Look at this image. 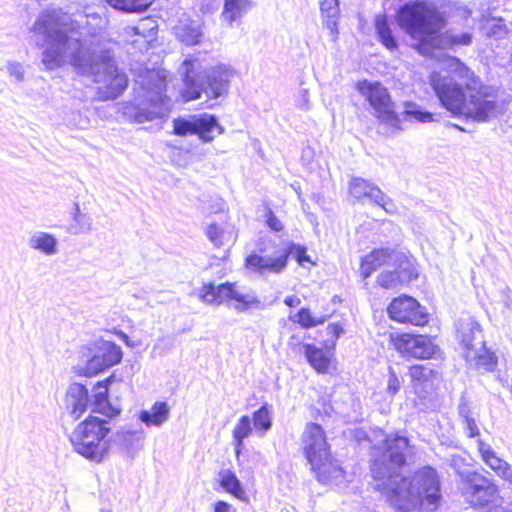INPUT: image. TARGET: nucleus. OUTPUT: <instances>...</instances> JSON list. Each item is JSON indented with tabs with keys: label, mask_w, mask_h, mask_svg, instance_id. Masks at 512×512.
Instances as JSON below:
<instances>
[{
	"label": "nucleus",
	"mask_w": 512,
	"mask_h": 512,
	"mask_svg": "<svg viewBox=\"0 0 512 512\" xmlns=\"http://www.w3.org/2000/svg\"><path fill=\"white\" fill-rule=\"evenodd\" d=\"M31 30L41 38L37 45L43 47L41 62L45 70L57 69L68 60L78 75L102 84L109 98L115 99L126 90L128 77L119 71L110 51H94L80 39L69 36L58 28L53 14H40Z\"/></svg>",
	"instance_id": "nucleus-1"
},
{
	"label": "nucleus",
	"mask_w": 512,
	"mask_h": 512,
	"mask_svg": "<svg viewBox=\"0 0 512 512\" xmlns=\"http://www.w3.org/2000/svg\"><path fill=\"white\" fill-rule=\"evenodd\" d=\"M395 22L405 34L416 41L414 49L423 56L441 48L442 43L451 49L457 45H470L473 39L469 32L459 35L449 32L442 34L447 24L445 16L435 5L424 0L401 5L396 11Z\"/></svg>",
	"instance_id": "nucleus-2"
},
{
	"label": "nucleus",
	"mask_w": 512,
	"mask_h": 512,
	"mask_svg": "<svg viewBox=\"0 0 512 512\" xmlns=\"http://www.w3.org/2000/svg\"><path fill=\"white\" fill-rule=\"evenodd\" d=\"M455 73L464 81V86L452 77L438 72L430 74V84L441 105L453 115H463L476 122L486 121L496 110V102L487 99L481 92L482 82L475 73L458 58Z\"/></svg>",
	"instance_id": "nucleus-3"
},
{
	"label": "nucleus",
	"mask_w": 512,
	"mask_h": 512,
	"mask_svg": "<svg viewBox=\"0 0 512 512\" xmlns=\"http://www.w3.org/2000/svg\"><path fill=\"white\" fill-rule=\"evenodd\" d=\"M302 452L310 465L314 478L323 485L344 478L345 470L335 458L324 428L316 422H308L301 435Z\"/></svg>",
	"instance_id": "nucleus-4"
},
{
	"label": "nucleus",
	"mask_w": 512,
	"mask_h": 512,
	"mask_svg": "<svg viewBox=\"0 0 512 512\" xmlns=\"http://www.w3.org/2000/svg\"><path fill=\"white\" fill-rule=\"evenodd\" d=\"M182 68L184 87L181 95L184 102L199 99L202 93L213 99L223 96L229 90L234 73L231 68L223 64L201 71L199 61L193 58H186Z\"/></svg>",
	"instance_id": "nucleus-5"
},
{
	"label": "nucleus",
	"mask_w": 512,
	"mask_h": 512,
	"mask_svg": "<svg viewBox=\"0 0 512 512\" xmlns=\"http://www.w3.org/2000/svg\"><path fill=\"white\" fill-rule=\"evenodd\" d=\"M111 420L94 414H89L81 420L69 436L74 452L91 462L105 461L113 443Z\"/></svg>",
	"instance_id": "nucleus-6"
},
{
	"label": "nucleus",
	"mask_w": 512,
	"mask_h": 512,
	"mask_svg": "<svg viewBox=\"0 0 512 512\" xmlns=\"http://www.w3.org/2000/svg\"><path fill=\"white\" fill-rule=\"evenodd\" d=\"M167 83L159 74H150L141 88V97L136 98L137 110L134 120L137 123L162 119L170 111V99L166 96Z\"/></svg>",
	"instance_id": "nucleus-7"
},
{
	"label": "nucleus",
	"mask_w": 512,
	"mask_h": 512,
	"mask_svg": "<svg viewBox=\"0 0 512 512\" xmlns=\"http://www.w3.org/2000/svg\"><path fill=\"white\" fill-rule=\"evenodd\" d=\"M410 447L408 437L398 433L386 435L382 441V450L375 455L370 463L373 480L383 481L386 475L404 467L407 464L406 450Z\"/></svg>",
	"instance_id": "nucleus-8"
},
{
	"label": "nucleus",
	"mask_w": 512,
	"mask_h": 512,
	"mask_svg": "<svg viewBox=\"0 0 512 512\" xmlns=\"http://www.w3.org/2000/svg\"><path fill=\"white\" fill-rule=\"evenodd\" d=\"M198 298L204 304L220 306L233 302L238 312H246L261 306L256 294H243L238 290L236 282L226 281L215 285L212 282L204 283L198 290Z\"/></svg>",
	"instance_id": "nucleus-9"
},
{
	"label": "nucleus",
	"mask_w": 512,
	"mask_h": 512,
	"mask_svg": "<svg viewBox=\"0 0 512 512\" xmlns=\"http://www.w3.org/2000/svg\"><path fill=\"white\" fill-rule=\"evenodd\" d=\"M388 342L392 349L405 359L431 360L441 353L436 337L429 334L393 332L389 334Z\"/></svg>",
	"instance_id": "nucleus-10"
},
{
	"label": "nucleus",
	"mask_w": 512,
	"mask_h": 512,
	"mask_svg": "<svg viewBox=\"0 0 512 512\" xmlns=\"http://www.w3.org/2000/svg\"><path fill=\"white\" fill-rule=\"evenodd\" d=\"M386 481L375 485L374 490L384 494L386 501L399 512H412L419 505L411 480L399 473L386 475Z\"/></svg>",
	"instance_id": "nucleus-11"
},
{
	"label": "nucleus",
	"mask_w": 512,
	"mask_h": 512,
	"mask_svg": "<svg viewBox=\"0 0 512 512\" xmlns=\"http://www.w3.org/2000/svg\"><path fill=\"white\" fill-rule=\"evenodd\" d=\"M386 313L391 321L405 326L422 328L430 321L426 307L407 294L393 297L386 307Z\"/></svg>",
	"instance_id": "nucleus-12"
},
{
	"label": "nucleus",
	"mask_w": 512,
	"mask_h": 512,
	"mask_svg": "<svg viewBox=\"0 0 512 512\" xmlns=\"http://www.w3.org/2000/svg\"><path fill=\"white\" fill-rule=\"evenodd\" d=\"M357 90L368 101L379 120L394 128H401L400 117L394 110V103L386 87L380 82L363 80L357 83Z\"/></svg>",
	"instance_id": "nucleus-13"
},
{
	"label": "nucleus",
	"mask_w": 512,
	"mask_h": 512,
	"mask_svg": "<svg viewBox=\"0 0 512 512\" xmlns=\"http://www.w3.org/2000/svg\"><path fill=\"white\" fill-rule=\"evenodd\" d=\"M272 427V410L268 403H264L252 414L242 415L232 430L233 445L236 457H239L244 440L252 433L253 428L264 435Z\"/></svg>",
	"instance_id": "nucleus-14"
},
{
	"label": "nucleus",
	"mask_w": 512,
	"mask_h": 512,
	"mask_svg": "<svg viewBox=\"0 0 512 512\" xmlns=\"http://www.w3.org/2000/svg\"><path fill=\"white\" fill-rule=\"evenodd\" d=\"M463 494L473 508L484 512L499 508L503 501L497 485L484 476L469 480Z\"/></svg>",
	"instance_id": "nucleus-15"
},
{
	"label": "nucleus",
	"mask_w": 512,
	"mask_h": 512,
	"mask_svg": "<svg viewBox=\"0 0 512 512\" xmlns=\"http://www.w3.org/2000/svg\"><path fill=\"white\" fill-rule=\"evenodd\" d=\"M393 270L380 272L375 280L376 286L383 290H401L408 287L419 277L416 264L407 256H399L394 262Z\"/></svg>",
	"instance_id": "nucleus-16"
},
{
	"label": "nucleus",
	"mask_w": 512,
	"mask_h": 512,
	"mask_svg": "<svg viewBox=\"0 0 512 512\" xmlns=\"http://www.w3.org/2000/svg\"><path fill=\"white\" fill-rule=\"evenodd\" d=\"M291 250L275 246L270 254L251 252L244 259V267L260 275H279L283 273L289 264Z\"/></svg>",
	"instance_id": "nucleus-17"
},
{
	"label": "nucleus",
	"mask_w": 512,
	"mask_h": 512,
	"mask_svg": "<svg viewBox=\"0 0 512 512\" xmlns=\"http://www.w3.org/2000/svg\"><path fill=\"white\" fill-rule=\"evenodd\" d=\"M407 375L416 398L424 403L436 394L439 373L429 364L414 363L408 366Z\"/></svg>",
	"instance_id": "nucleus-18"
},
{
	"label": "nucleus",
	"mask_w": 512,
	"mask_h": 512,
	"mask_svg": "<svg viewBox=\"0 0 512 512\" xmlns=\"http://www.w3.org/2000/svg\"><path fill=\"white\" fill-rule=\"evenodd\" d=\"M122 350L114 342L106 341L99 351L87 360L83 367L77 370V375L86 378L95 377L110 367L120 363Z\"/></svg>",
	"instance_id": "nucleus-19"
},
{
	"label": "nucleus",
	"mask_w": 512,
	"mask_h": 512,
	"mask_svg": "<svg viewBox=\"0 0 512 512\" xmlns=\"http://www.w3.org/2000/svg\"><path fill=\"white\" fill-rule=\"evenodd\" d=\"M348 192L357 201L373 200L388 213H393V202L380 190L379 187L366 179L353 177L348 185Z\"/></svg>",
	"instance_id": "nucleus-20"
},
{
	"label": "nucleus",
	"mask_w": 512,
	"mask_h": 512,
	"mask_svg": "<svg viewBox=\"0 0 512 512\" xmlns=\"http://www.w3.org/2000/svg\"><path fill=\"white\" fill-rule=\"evenodd\" d=\"M416 482L422 494L419 504L426 503L437 507L441 500L440 481L436 470L430 466L420 468L416 472Z\"/></svg>",
	"instance_id": "nucleus-21"
},
{
	"label": "nucleus",
	"mask_w": 512,
	"mask_h": 512,
	"mask_svg": "<svg viewBox=\"0 0 512 512\" xmlns=\"http://www.w3.org/2000/svg\"><path fill=\"white\" fill-rule=\"evenodd\" d=\"M114 381L115 375L111 374L105 379L97 381L92 391L93 412L102 414L108 419H116L122 412L120 407L113 406L109 400V388Z\"/></svg>",
	"instance_id": "nucleus-22"
},
{
	"label": "nucleus",
	"mask_w": 512,
	"mask_h": 512,
	"mask_svg": "<svg viewBox=\"0 0 512 512\" xmlns=\"http://www.w3.org/2000/svg\"><path fill=\"white\" fill-rule=\"evenodd\" d=\"M303 348L307 362L318 374H328L336 369L334 350H323L313 344H304Z\"/></svg>",
	"instance_id": "nucleus-23"
},
{
	"label": "nucleus",
	"mask_w": 512,
	"mask_h": 512,
	"mask_svg": "<svg viewBox=\"0 0 512 512\" xmlns=\"http://www.w3.org/2000/svg\"><path fill=\"white\" fill-rule=\"evenodd\" d=\"M395 254L393 249L380 247L374 248L360 260L359 273L362 279L369 278L379 268L387 265Z\"/></svg>",
	"instance_id": "nucleus-24"
},
{
	"label": "nucleus",
	"mask_w": 512,
	"mask_h": 512,
	"mask_svg": "<svg viewBox=\"0 0 512 512\" xmlns=\"http://www.w3.org/2000/svg\"><path fill=\"white\" fill-rule=\"evenodd\" d=\"M89 394L83 384H75L67 393L69 413L73 419H79L87 410Z\"/></svg>",
	"instance_id": "nucleus-25"
},
{
	"label": "nucleus",
	"mask_w": 512,
	"mask_h": 512,
	"mask_svg": "<svg viewBox=\"0 0 512 512\" xmlns=\"http://www.w3.org/2000/svg\"><path fill=\"white\" fill-rule=\"evenodd\" d=\"M206 235L216 248L223 249L227 254L237 239L236 233L218 223H211L207 228Z\"/></svg>",
	"instance_id": "nucleus-26"
},
{
	"label": "nucleus",
	"mask_w": 512,
	"mask_h": 512,
	"mask_svg": "<svg viewBox=\"0 0 512 512\" xmlns=\"http://www.w3.org/2000/svg\"><path fill=\"white\" fill-rule=\"evenodd\" d=\"M374 27L377 40L389 51H396L399 48L398 38L395 36L389 19L386 14L376 15Z\"/></svg>",
	"instance_id": "nucleus-27"
},
{
	"label": "nucleus",
	"mask_w": 512,
	"mask_h": 512,
	"mask_svg": "<svg viewBox=\"0 0 512 512\" xmlns=\"http://www.w3.org/2000/svg\"><path fill=\"white\" fill-rule=\"evenodd\" d=\"M173 128H223L215 115L199 113L175 118Z\"/></svg>",
	"instance_id": "nucleus-28"
},
{
	"label": "nucleus",
	"mask_w": 512,
	"mask_h": 512,
	"mask_svg": "<svg viewBox=\"0 0 512 512\" xmlns=\"http://www.w3.org/2000/svg\"><path fill=\"white\" fill-rule=\"evenodd\" d=\"M218 477L219 485L226 493L238 500L248 502L249 498L246 491L234 471L229 469L220 470Z\"/></svg>",
	"instance_id": "nucleus-29"
},
{
	"label": "nucleus",
	"mask_w": 512,
	"mask_h": 512,
	"mask_svg": "<svg viewBox=\"0 0 512 512\" xmlns=\"http://www.w3.org/2000/svg\"><path fill=\"white\" fill-rule=\"evenodd\" d=\"M170 416V406L165 401L155 402L149 410L139 412L138 419L147 427L161 426Z\"/></svg>",
	"instance_id": "nucleus-30"
},
{
	"label": "nucleus",
	"mask_w": 512,
	"mask_h": 512,
	"mask_svg": "<svg viewBox=\"0 0 512 512\" xmlns=\"http://www.w3.org/2000/svg\"><path fill=\"white\" fill-rule=\"evenodd\" d=\"M479 452L482 460L493 470L497 475L504 479H508L512 476L509 465L506 461L500 459L495 455L492 449L485 445L482 440L478 441Z\"/></svg>",
	"instance_id": "nucleus-31"
},
{
	"label": "nucleus",
	"mask_w": 512,
	"mask_h": 512,
	"mask_svg": "<svg viewBox=\"0 0 512 512\" xmlns=\"http://www.w3.org/2000/svg\"><path fill=\"white\" fill-rule=\"evenodd\" d=\"M252 7L253 3L250 0H224L221 18L232 26L234 22L241 19Z\"/></svg>",
	"instance_id": "nucleus-32"
},
{
	"label": "nucleus",
	"mask_w": 512,
	"mask_h": 512,
	"mask_svg": "<svg viewBox=\"0 0 512 512\" xmlns=\"http://www.w3.org/2000/svg\"><path fill=\"white\" fill-rule=\"evenodd\" d=\"M158 23L152 17L141 18L135 25H128L124 28L127 36H140L147 42H151L157 34Z\"/></svg>",
	"instance_id": "nucleus-33"
},
{
	"label": "nucleus",
	"mask_w": 512,
	"mask_h": 512,
	"mask_svg": "<svg viewBox=\"0 0 512 512\" xmlns=\"http://www.w3.org/2000/svg\"><path fill=\"white\" fill-rule=\"evenodd\" d=\"M403 119L408 122H417L420 124L434 122V114L426 110L416 102H404V110L402 112Z\"/></svg>",
	"instance_id": "nucleus-34"
},
{
	"label": "nucleus",
	"mask_w": 512,
	"mask_h": 512,
	"mask_svg": "<svg viewBox=\"0 0 512 512\" xmlns=\"http://www.w3.org/2000/svg\"><path fill=\"white\" fill-rule=\"evenodd\" d=\"M288 319L303 329H311L323 324L325 316L315 315L309 307H301L295 314L289 315Z\"/></svg>",
	"instance_id": "nucleus-35"
},
{
	"label": "nucleus",
	"mask_w": 512,
	"mask_h": 512,
	"mask_svg": "<svg viewBox=\"0 0 512 512\" xmlns=\"http://www.w3.org/2000/svg\"><path fill=\"white\" fill-rule=\"evenodd\" d=\"M30 246L44 254L51 255L57 251V240L52 234L42 232L30 239Z\"/></svg>",
	"instance_id": "nucleus-36"
},
{
	"label": "nucleus",
	"mask_w": 512,
	"mask_h": 512,
	"mask_svg": "<svg viewBox=\"0 0 512 512\" xmlns=\"http://www.w3.org/2000/svg\"><path fill=\"white\" fill-rule=\"evenodd\" d=\"M155 0H106L113 8L123 12H143L147 10Z\"/></svg>",
	"instance_id": "nucleus-37"
},
{
	"label": "nucleus",
	"mask_w": 512,
	"mask_h": 512,
	"mask_svg": "<svg viewBox=\"0 0 512 512\" xmlns=\"http://www.w3.org/2000/svg\"><path fill=\"white\" fill-rule=\"evenodd\" d=\"M475 366L483 372H493L498 366V357L495 352L482 347L480 353L475 356Z\"/></svg>",
	"instance_id": "nucleus-38"
},
{
	"label": "nucleus",
	"mask_w": 512,
	"mask_h": 512,
	"mask_svg": "<svg viewBox=\"0 0 512 512\" xmlns=\"http://www.w3.org/2000/svg\"><path fill=\"white\" fill-rule=\"evenodd\" d=\"M284 248L285 250H291V254L294 255V258L298 265L305 266V264L308 263L314 266L316 264L308 255L307 248L305 246L290 242Z\"/></svg>",
	"instance_id": "nucleus-39"
},
{
	"label": "nucleus",
	"mask_w": 512,
	"mask_h": 512,
	"mask_svg": "<svg viewBox=\"0 0 512 512\" xmlns=\"http://www.w3.org/2000/svg\"><path fill=\"white\" fill-rule=\"evenodd\" d=\"M402 377L397 374L393 367H388V376H387V384H386V393L390 397H394L397 395L402 387Z\"/></svg>",
	"instance_id": "nucleus-40"
},
{
	"label": "nucleus",
	"mask_w": 512,
	"mask_h": 512,
	"mask_svg": "<svg viewBox=\"0 0 512 512\" xmlns=\"http://www.w3.org/2000/svg\"><path fill=\"white\" fill-rule=\"evenodd\" d=\"M202 32L199 26H184L182 28L183 41L188 45H196L201 41Z\"/></svg>",
	"instance_id": "nucleus-41"
},
{
	"label": "nucleus",
	"mask_w": 512,
	"mask_h": 512,
	"mask_svg": "<svg viewBox=\"0 0 512 512\" xmlns=\"http://www.w3.org/2000/svg\"><path fill=\"white\" fill-rule=\"evenodd\" d=\"M460 415L463 419L464 429L466 431L467 436L469 438L479 436L480 432L478 426L476 424L475 419L472 417L470 411L465 410L464 412H461Z\"/></svg>",
	"instance_id": "nucleus-42"
},
{
	"label": "nucleus",
	"mask_w": 512,
	"mask_h": 512,
	"mask_svg": "<svg viewBox=\"0 0 512 512\" xmlns=\"http://www.w3.org/2000/svg\"><path fill=\"white\" fill-rule=\"evenodd\" d=\"M508 33L507 27L502 19H494L487 24V35L490 37L501 39Z\"/></svg>",
	"instance_id": "nucleus-43"
},
{
	"label": "nucleus",
	"mask_w": 512,
	"mask_h": 512,
	"mask_svg": "<svg viewBox=\"0 0 512 512\" xmlns=\"http://www.w3.org/2000/svg\"><path fill=\"white\" fill-rule=\"evenodd\" d=\"M326 330L328 335L331 337L330 344L326 347L330 350H334L337 340L344 333V327L340 322H332L327 325Z\"/></svg>",
	"instance_id": "nucleus-44"
},
{
	"label": "nucleus",
	"mask_w": 512,
	"mask_h": 512,
	"mask_svg": "<svg viewBox=\"0 0 512 512\" xmlns=\"http://www.w3.org/2000/svg\"><path fill=\"white\" fill-rule=\"evenodd\" d=\"M7 71L11 77L15 78L16 82H22L24 80V68L21 63L16 61H8Z\"/></svg>",
	"instance_id": "nucleus-45"
},
{
	"label": "nucleus",
	"mask_w": 512,
	"mask_h": 512,
	"mask_svg": "<svg viewBox=\"0 0 512 512\" xmlns=\"http://www.w3.org/2000/svg\"><path fill=\"white\" fill-rule=\"evenodd\" d=\"M320 9L326 16H338L339 0H323L320 3Z\"/></svg>",
	"instance_id": "nucleus-46"
},
{
	"label": "nucleus",
	"mask_w": 512,
	"mask_h": 512,
	"mask_svg": "<svg viewBox=\"0 0 512 512\" xmlns=\"http://www.w3.org/2000/svg\"><path fill=\"white\" fill-rule=\"evenodd\" d=\"M265 222L267 226L275 232H280L283 230L284 226L282 222L278 219V217L274 214L271 209H268L265 213Z\"/></svg>",
	"instance_id": "nucleus-47"
},
{
	"label": "nucleus",
	"mask_w": 512,
	"mask_h": 512,
	"mask_svg": "<svg viewBox=\"0 0 512 512\" xmlns=\"http://www.w3.org/2000/svg\"><path fill=\"white\" fill-rule=\"evenodd\" d=\"M214 512H236V509L224 500H218L214 503Z\"/></svg>",
	"instance_id": "nucleus-48"
},
{
	"label": "nucleus",
	"mask_w": 512,
	"mask_h": 512,
	"mask_svg": "<svg viewBox=\"0 0 512 512\" xmlns=\"http://www.w3.org/2000/svg\"><path fill=\"white\" fill-rule=\"evenodd\" d=\"M212 130H173L176 135L184 136L188 133L197 134L202 139H207V134Z\"/></svg>",
	"instance_id": "nucleus-49"
},
{
	"label": "nucleus",
	"mask_w": 512,
	"mask_h": 512,
	"mask_svg": "<svg viewBox=\"0 0 512 512\" xmlns=\"http://www.w3.org/2000/svg\"><path fill=\"white\" fill-rule=\"evenodd\" d=\"M284 304L290 308H294L300 305L301 300L296 295H290L284 298Z\"/></svg>",
	"instance_id": "nucleus-50"
},
{
	"label": "nucleus",
	"mask_w": 512,
	"mask_h": 512,
	"mask_svg": "<svg viewBox=\"0 0 512 512\" xmlns=\"http://www.w3.org/2000/svg\"><path fill=\"white\" fill-rule=\"evenodd\" d=\"M288 345L291 349H297L302 346L301 337L297 334H293L290 336L288 340Z\"/></svg>",
	"instance_id": "nucleus-51"
},
{
	"label": "nucleus",
	"mask_w": 512,
	"mask_h": 512,
	"mask_svg": "<svg viewBox=\"0 0 512 512\" xmlns=\"http://www.w3.org/2000/svg\"><path fill=\"white\" fill-rule=\"evenodd\" d=\"M326 26L332 33H338L337 32V16H326Z\"/></svg>",
	"instance_id": "nucleus-52"
},
{
	"label": "nucleus",
	"mask_w": 512,
	"mask_h": 512,
	"mask_svg": "<svg viewBox=\"0 0 512 512\" xmlns=\"http://www.w3.org/2000/svg\"><path fill=\"white\" fill-rule=\"evenodd\" d=\"M113 333L121 339L126 345L133 347V343L130 342L129 337L127 334H125L123 331L120 330H114Z\"/></svg>",
	"instance_id": "nucleus-53"
},
{
	"label": "nucleus",
	"mask_w": 512,
	"mask_h": 512,
	"mask_svg": "<svg viewBox=\"0 0 512 512\" xmlns=\"http://www.w3.org/2000/svg\"><path fill=\"white\" fill-rule=\"evenodd\" d=\"M331 302L333 304H341L343 302V299L341 296L339 295H334L332 298H331Z\"/></svg>",
	"instance_id": "nucleus-54"
},
{
	"label": "nucleus",
	"mask_w": 512,
	"mask_h": 512,
	"mask_svg": "<svg viewBox=\"0 0 512 512\" xmlns=\"http://www.w3.org/2000/svg\"><path fill=\"white\" fill-rule=\"evenodd\" d=\"M451 128H455V129H458V128H462L461 126L457 125V124H452V127Z\"/></svg>",
	"instance_id": "nucleus-55"
}]
</instances>
